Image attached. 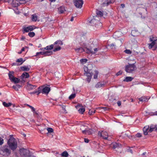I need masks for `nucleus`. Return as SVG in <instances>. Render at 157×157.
Here are the masks:
<instances>
[{
    "label": "nucleus",
    "mask_w": 157,
    "mask_h": 157,
    "mask_svg": "<svg viewBox=\"0 0 157 157\" xmlns=\"http://www.w3.org/2000/svg\"><path fill=\"white\" fill-rule=\"evenodd\" d=\"M7 144L11 150L14 151L17 147V142L13 137H11L7 141Z\"/></svg>",
    "instance_id": "nucleus-1"
},
{
    "label": "nucleus",
    "mask_w": 157,
    "mask_h": 157,
    "mask_svg": "<svg viewBox=\"0 0 157 157\" xmlns=\"http://www.w3.org/2000/svg\"><path fill=\"white\" fill-rule=\"evenodd\" d=\"M84 70V75L87 77L86 80L87 82L89 83L91 80L93 75V72L92 69L88 68V67L84 66L83 68Z\"/></svg>",
    "instance_id": "nucleus-2"
},
{
    "label": "nucleus",
    "mask_w": 157,
    "mask_h": 157,
    "mask_svg": "<svg viewBox=\"0 0 157 157\" xmlns=\"http://www.w3.org/2000/svg\"><path fill=\"white\" fill-rule=\"evenodd\" d=\"M137 68L134 63L128 64L125 67V71L127 73H132Z\"/></svg>",
    "instance_id": "nucleus-3"
},
{
    "label": "nucleus",
    "mask_w": 157,
    "mask_h": 157,
    "mask_svg": "<svg viewBox=\"0 0 157 157\" xmlns=\"http://www.w3.org/2000/svg\"><path fill=\"white\" fill-rule=\"evenodd\" d=\"M63 44V42L60 40H58L56 41L53 44L54 45V48L53 51L56 52L59 51L61 49V46Z\"/></svg>",
    "instance_id": "nucleus-4"
},
{
    "label": "nucleus",
    "mask_w": 157,
    "mask_h": 157,
    "mask_svg": "<svg viewBox=\"0 0 157 157\" xmlns=\"http://www.w3.org/2000/svg\"><path fill=\"white\" fill-rule=\"evenodd\" d=\"M150 41L151 42L148 44V48L149 49H151L153 46H155L157 48V44H156V41H157V38L155 37H151L150 38Z\"/></svg>",
    "instance_id": "nucleus-5"
},
{
    "label": "nucleus",
    "mask_w": 157,
    "mask_h": 157,
    "mask_svg": "<svg viewBox=\"0 0 157 157\" xmlns=\"http://www.w3.org/2000/svg\"><path fill=\"white\" fill-rule=\"evenodd\" d=\"M19 152L21 155L24 157L29 156V150L23 148L20 149Z\"/></svg>",
    "instance_id": "nucleus-6"
},
{
    "label": "nucleus",
    "mask_w": 157,
    "mask_h": 157,
    "mask_svg": "<svg viewBox=\"0 0 157 157\" xmlns=\"http://www.w3.org/2000/svg\"><path fill=\"white\" fill-rule=\"evenodd\" d=\"M89 23L91 24L92 25H95L96 27H98V25L100 27L102 25L101 23L98 20H97L96 18H93L90 21Z\"/></svg>",
    "instance_id": "nucleus-7"
},
{
    "label": "nucleus",
    "mask_w": 157,
    "mask_h": 157,
    "mask_svg": "<svg viewBox=\"0 0 157 157\" xmlns=\"http://www.w3.org/2000/svg\"><path fill=\"white\" fill-rule=\"evenodd\" d=\"M74 3L76 7L81 8L83 4V2L82 0H75L74 1Z\"/></svg>",
    "instance_id": "nucleus-8"
},
{
    "label": "nucleus",
    "mask_w": 157,
    "mask_h": 157,
    "mask_svg": "<svg viewBox=\"0 0 157 157\" xmlns=\"http://www.w3.org/2000/svg\"><path fill=\"white\" fill-rule=\"evenodd\" d=\"M98 135L105 140H108V134L107 132L105 131L99 132L98 133Z\"/></svg>",
    "instance_id": "nucleus-9"
},
{
    "label": "nucleus",
    "mask_w": 157,
    "mask_h": 157,
    "mask_svg": "<svg viewBox=\"0 0 157 157\" xmlns=\"http://www.w3.org/2000/svg\"><path fill=\"white\" fill-rule=\"evenodd\" d=\"M25 60H23V59L20 58L17 59L15 63H13L12 65L13 66H19L21 65L24 62Z\"/></svg>",
    "instance_id": "nucleus-10"
},
{
    "label": "nucleus",
    "mask_w": 157,
    "mask_h": 157,
    "mask_svg": "<svg viewBox=\"0 0 157 157\" xmlns=\"http://www.w3.org/2000/svg\"><path fill=\"white\" fill-rule=\"evenodd\" d=\"M37 87V86L36 85H33L27 82L26 86V88L27 90H34Z\"/></svg>",
    "instance_id": "nucleus-11"
},
{
    "label": "nucleus",
    "mask_w": 157,
    "mask_h": 157,
    "mask_svg": "<svg viewBox=\"0 0 157 157\" xmlns=\"http://www.w3.org/2000/svg\"><path fill=\"white\" fill-rule=\"evenodd\" d=\"M2 151L3 153L7 156L9 155L11 153L10 150L7 147H3L2 148Z\"/></svg>",
    "instance_id": "nucleus-12"
},
{
    "label": "nucleus",
    "mask_w": 157,
    "mask_h": 157,
    "mask_svg": "<svg viewBox=\"0 0 157 157\" xmlns=\"http://www.w3.org/2000/svg\"><path fill=\"white\" fill-rule=\"evenodd\" d=\"M103 2L102 5L103 6H107L109 4L113 2L114 0H103Z\"/></svg>",
    "instance_id": "nucleus-13"
},
{
    "label": "nucleus",
    "mask_w": 157,
    "mask_h": 157,
    "mask_svg": "<svg viewBox=\"0 0 157 157\" xmlns=\"http://www.w3.org/2000/svg\"><path fill=\"white\" fill-rule=\"evenodd\" d=\"M54 48V45L53 44L50 45L49 46H47L44 48H43L40 49L41 51H44L45 50H51Z\"/></svg>",
    "instance_id": "nucleus-14"
},
{
    "label": "nucleus",
    "mask_w": 157,
    "mask_h": 157,
    "mask_svg": "<svg viewBox=\"0 0 157 157\" xmlns=\"http://www.w3.org/2000/svg\"><path fill=\"white\" fill-rule=\"evenodd\" d=\"M105 84V82L104 81L100 82H98L95 85V87L96 88H99L104 86Z\"/></svg>",
    "instance_id": "nucleus-15"
},
{
    "label": "nucleus",
    "mask_w": 157,
    "mask_h": 157,
    "mask_svg": "<svg viewBox=\"0 0 157 157\" xmlns=\"http://www.w3.org/2000/svg\"><path fill=\"white\" fill-rule=\"evenodd\" d=\"M83 52H85L87 53H91L92 54H94V52H93L91 48H85L84 49H83Z\"/></svg>",
    "instance_id": "nucleus-16"
},
{
    "label": "nucleus",
    "mask_w": 157,
    "mask_h": 157,
    "mask_svg": "<svg viewBox=\"0 0 157 157\" xmlns=\"http://www.w3.org/2000/svg\"><path fill=\"white\" fill-rule=\"evenodd\" d=\"M23 29L24 31L25 32H28L29 31H32L33 29V27L32 26L24 27Z\"/></svg>",
    "instance_id": "nucleus-17"
},
{
    "label": "nucleus",
    "mask_w": 157,
    "mask_h": 157,
    "mask_svg": "<svg viewBox=\"0 0 157 157\" xmlns=\"http://www.w3.org/2000/svg\"><path fill=\"white\" fill-rule=\"evenodd\" d=\"M50 89L49 87H45L42 90V93L43 94H48L50 91Z\"/></svg>",
    "instance_id": "nucleus-18"
},
{
    "label": "nucleus",
    "mask_w": 157,
    "mask_h": 157,
    "mask_svg": "<svg viewBox=\"0 0 157 157\" xmlns=\"http://www.w3.org/2000/svg\"><path fill=\"white\" fill-rule=\"evenodd\" d=\"M66 11L65 7L63 6H60L58 8V11L60 14L63 13Z\"/></svg>",
    "instance_id": "nucleus-19"
},
{
    "label": "nucleus",
    "mask_w": 157,
    "mask_h": 157,
    "mask_svg": "<svg viewBox=\"0 0 157 157\" xmlns=\"http://www.w3.org/2000/svg\"><path fill=\"white\" fill-rule=\"evenodd\" d=\"M112 145L113 149L116 148H119L121 147V145L120 144H119L117 143L113 142L112 144Z\"/></svg>",
    "instance_id": "nucleus-20"
},
{
    "label": "nucleus",
    "mask_w": 157,
    "mask_h": 157,
    "mask_svg": "<svg viewBox=\"0 0 157 157\" xmlns=\"http://www.w3.org/2000/svg\"><path fill=\"white\" fill-rule=\"evenodd\" d=\"M31 67L28 66H24L21 67V69L23 71H28L30 70Z\"/></svg>",
    "instance_id": "nucleus-21"
},
{
    "label": "nucleus",
    "mask_w": 157,
    "mask_h": 157,
    "mask_svg": "<svg viewBox=\"0 0 157 157\" xmlns=\"http://www.w3.org/2000/svg\"><path fill=\"white\" fill-rule=\"evenodd\" d=\"M149 127V126H146L143 129L144 134L145 135H147L148 134Z\"/></svg>",
    "instance_id": "nucleus-22"
},
{
    "label": "nucleus",
    "mask_w": 157,
    "mask_h": 157,
    "mask_svg": "<svg viewBox=\"0 0 157 157\" xmlns=\"http://www.w3.org/2000/svg\"><path fill=\"white\" fill-rule=\"evenodd\" d=\"M133 79V78L131 77H126L124 80L123 81L129 82L131 81Z\"/></svg>",
    "instance_id": "nucleus-23"
},
{
    "label": "nucleus",
    "mask_w": 157,
    "mask_h": 157,
    "mask_svg": "<svg viewBox=\"0 0 157 157\" xmlns=\"http://www.w3.org/2000/svg\"><path fill=\"white\" fill-rule=\"evenodd\" d=\"M21 77L22 78H27L29 77V75L28 73L25 72L22 74Z\"/></svg>",
    "instance_id": "nucleus-24"
},
{
    "label": "nucleus",
    "mask_w": 157,
    "mask_h": 157,
    "mask_svg": "<svg viewBox=\"0 0 157 157\" xmlns=\"http://www.w3.org/2000/svg\"><path fill=\"white\" fill-rule=\"evenodd\" d=\"M52 53V52L51 51H44V56H50Z\"/></svg>",
    "instance_id": "nucleus-25"
},
{
    "label": "nucleus",
    "mask_w": 157,
    "mask_h": 157,
    "mask_svg": "<svg viewBox=\"0 0 157 157\" xmlns=\"http://www.w3.org/2000/svg\"><path fill=\"white\" fill-rule=\"evenodd\" d=\"M13 73L14 72L13 71H10L8 73L9 78L11 81L14 77L13 75Z\"/></svg>",
    "instance_id": "nucleus-26"
},
{
    "label": "nucleus",
    "mask_w": 157,
    "mask_h": 157,
    "mask_svg": "<svg viewBox=\"0 0 157 157\" xmlns=\"http://www.w3.org/2000/svg\"><path fill=\"white\" fill-rule=\"evenodd\" d=\"M82 132L83 134L88 135L91 134L92 133L91 130L90 129L83 130L82 131Z\"/></svg>",
    "instance_id": "nucleus-27"
},
{
    "label": "nucleus",
    "mask_w": 157,
    "mask_h": 157,
    "mask_svg": "<svg viewBox=\"0 0 157 157\" xmlns=\"http://www.w3.org/2000/svg\"><path fill=\"white\" fill-rule=\"evenodd\" d=\"M96 14L97 16L95 17H98H98H102L103 16L102 13L101 11L99 10L97 11Z\"/></svg>",
    "instance_id": "nucleus-28"
},
{
    "label": "nucleus",
    "mask_w": 157,
    "mask_h": 157,
    "mask_svg": "<svg viewBox=\"0 0 157 157\" xmlns=\"http://www.w3.org/2000/svg\"><path fill=\"white\" fill-rule=\"evenodd\" d=\"M156 127L154 125H151L150 126V128H149L148 132H152L155 129Z\"/></svg>",
    "instance_id": "nucleus-29"
},
{
    "label": "nucleus",
    "mask_w": 157,
    "mask_h": 157,
    "mask_svg": "<svg viewBox=\"0 0 157 157\" xmlns=\"http://www.w3.org/2000/svg\"><path fill=\"white\" fill-rule=\"evenodd\" d=\"M11 81L15 83H18L19 82L20 80L18 78L14 77Z\"/></svg>",
    "instance_id": "nucleus-30"
},
{
    "label": "nucleus",
    "mask_w": 157,
    "mask_h": 157,
    "mask_svg": "<svg viewBox=\"0 0 157 157\" xmlns=\"http://www.w3.org/2000/svg\"><path fill=\"white\" fill-rule=\"evenodd\" d=\"M21 86L20 85L17 84L16 85H14L12 87L13 89H14L15 90H17L19 88H20Z\"/></svg>",
    "instance_id": "nucleus-31"
},
{
    "label": "nucleus",
    "mask_w": 157,
    "mask_h": 157,
    "mask_svg": "<svg viewBox=\"0 0 157 157\" xmlns=\"http://www.w3.org/2000/svg\"><path fill=\"white\" fill-rule=\"evenodd\" d=\"M3 105L5 107H8L11 106L12 104L10 103H7L5 102H4L2 103Z\"/></svg>",
    "instance_id": "nucleus-32"
},
{
    "label": "nucleus",
    "mask_w": 157,
    "mask_h": 157,
    "mask_svg": "<svg viewBox=\"0 0 157 157\" xmlns=\"http://www.w3.org/2000/svg\"><path fill=\"white\" fill-rule=\"evenodd\" d=\"M75 51L77 52H83V49L82 48H75Z\"/></svg>",
    "instance_id": "nucleus-33"
},
{
    "label": "nucleus",
    "mask_w": 157,
    "mask_h": 157,
    "mask_svg": "<svg viewBox=\"0 0 157 157\" xmlns=\"http://www.w3.org/2000/svg\"><path fill=\"white\" fill-rule=\"evenodd\" d=\"M61 155L63 157H67L68 154L67 151H64L62 153Z\"/></svg>",
    "instance_id": "nucleus-34"
},
{
    "label": "nucleus",
    "mask_w": 157,
    "mask_h": 157,
    "mask_svg": "<svg viewBox=\"0 0 157 157\" xmlns=\"http://www.w3.org/2000/svg\"><path fill=\"white\" fill-rule=\"evenodd\" d=\"M37 20V17L36 15L33 14L32 15V20L33 21H36Z\"/></svg>",
    "instance_id": "nucleus-35"
},
{
    "label": "nucleus",
    "mask_w": 157,
    "mask_h": 157,
    "mask_svg": "<svg viewBox=\"0 0 157 157\" xmlns=\"http://www.w3.org/2000/svg\"><path fill=\"white\" fill-rule=\"evenodd\" d=\"M44 51H41L40 52H37L36 53V55H35V56H38L40 55H41L44 56Z\"/></svg>",
    "instance_id": "nucleus-36"
},
{
    "label": "nucleus",
    "mask_w": 157,
    "mask_h": 157,
    "mask_svg": "<svg viewBox=\"0 0 157 157\" xmlns=\"http://www.w3.org/2000/svg\"><path fill=\"white\" fill-rule=\"evenodd\" d=\"M78 111L79 113L82 114L85 112V109L83 108H81L78 109Z\"/></svg>",
    "instance_id": "nucleus-37"
},
{
    "label": "nucleus",
    "mask_w": 157,
    "mask_h": 157,
    "mask_svg": "<svg viewBox=\"0 0 157 157\" xmlns=\"http://www.w3.org/2000/svg\"><path fill=\"white\" fill-rule=\"evenodd\" d=\"M95 73L94 75V79H96L98 77V72L97 71H95Z\"/></svg>",
    "instance_id": "nucleus-38"
},
{
    "label": "nucleus",
    "mask_w": 157,
    "mask_h": 157,
    "mask_svg": "<svg viewBox=\"0 0 157 157\" xmlns=\"http://www.w3.org/2000/svg\"><path fill=\"white\" fill-rule=\"evenodd\" d=\"M35 35V33L33 32H30L29 33L28 35L30 37H33Z\"/></svg>",
    "instance_id": "nucleus-39"
},
{
    "label": "nucleus",
    "mask_w": 157,
    "mask_h": 157,
    "mask_svg": "<svg viewBox=\"0 0 157 157\" xmlns=\"http://www.w3.org/2000/svg\"><path fill=\"white\" fill-rule=\"evenodd\" d=\"M76 94H71L69 97L70 99H73L75 96Z\"/></svg>",
    "instance_id": "nucleus-40"
},
{
    "label": "nucleus",
    "mask_w": 157,
    "mask_h": 157,
    "mask_svg": "<svg viewBox=\"0 0 157 157\" xmlns=\"http://www.w3.org/2000/svg\"><path fill=\"white\" fill-rule=\"evenodd\" d=\"M95 110H90L88 113L90 115H92L95 113Z\"/></svg>",
    "instance_id": "nucleus-41"
},
{
    "label": "nucleus",
    "mask_w": 157,
    "mask_h": 157,
    "mask_svg": "<svg viewBox=\"0 0 157 157\" xmlns=\"http://www.w3.org/2000/svg\"><path fill=\"white\" fill-rule=\"evenodd\" d=\"M87 61V59H82L80 60V62L82 63H85Z\"/></svg>",
    "instance_id": "nucleus-42"
},
{
    "label": "nucleus",
    "mask_w": 157,
    "mask_h": 157,
    "mask_svg": "<svg viewBox=\"0 0 157 157\" xmlns=\"http://www.w3.org/2000/svg\"><path fill=\"white\" fill-rule=\"evenodd\" d=\"M115 46L116 45L114 43H112L110 44V47L112 49H115Z\"/></svg>",
    "instance_id": "nucleus-43"
},
{
    "label": "nucleus",
    "mask_w": 157,
    "mask_h": 157,
    "mask_svg": "<svg viewBox=\"0 0 157 157\" xmlns=\"http://www.w3.org/2000/svg\"><path fill=\"white\" fill-rule=\"evenodd\" d=\"M47 130L48 132H52L53 131V129L51 128H48L47 129Z\"/></svg>",
    "instance_id": "nucleus-44"
},
{
    "label": "nucleus",
    "mask_w": 157,
    "mask_h": 157,
    "mask_svg": "<svg viewBox=\"0 0 157 157\" xmlns=\"http://www.w3.org/2000/svg\"><path fill=\"white\" fill-rule=\"evenodd\" d=\"M36 94L37 95H38L41 92V89L40 87L38 88V90H36Z\"/></svg>",
    "instance_id": "nucleus-45"
},
{
    "label": "nucleus",
    "mask_w": 157,
    "mask_h": 157,
    "mask_svg": "<svg viewBox=\"0 0 157 157\" xmlns=\"http://www.w3.org/2000/svg\"><path fill=\"white\" fill-rule=\"evenodd\" d=\"M124 52L128 54H131L132 53L131 51L129 50L126 49L124 51Z\"/></svg>",
    "instance_id": "nucleus-46"
},
{
    "label": "nucleus",
    "mask_w": 157,
    "mask_h": 157,
    "mask_svg": "<svg viewBox=\"0 0 157 157\" xmlns=\"http://www.w3.org/2000/svg\"><path fill=\"white\" fill-rule=\"evenodd\" d=\"M99 50H100V49L99 48H96L94 49V51H93V52H94V54H95L96 52Z\"/></svg>",
    "instance_id": "nucleus-47"
},
{
    "label": "nucleus",
    "mask_w": 157,
    "mask_h": 157,
    "mask_svg": "<svg viewBox=\"0 0 157 157\" xmlns=\"http://www.w3.org/2000/svg\"><path fill=\"white\" fill-rule=\"evenodd\" d=\"M136 136L137 137H140L142 136L141 134L140 133H138L136 135Z\"/></svg>",
    "instance_id": "nucleus-48"
},
{
    "label": "nucleus",
    "mask_w": 157,
    "mask_h": 157,
    "mask_svg": "<svg viewBox=\"0 0 157 157\" xmlns=\"http://www.w3.org/2000/svg\"><path fill=\"white\" fill-rule=\"evenodd\" d=\"M139 100L140 101H146L145 98L144 97H141L139 98Z\"/></svg>",
    "instance_id": "nucleus-49"
},
{
    "label": "nucleus",
    "mask_w": 157,
    "mask_h": 157,
    "mask_svg": "<svg viewBox=\"0 0 157 157\" xmlns=\"http://www.w3.org/2000/svg\"><path fill=\"white\" fill-rule=\"evenodd\" d=\"M3 143V140L1 137H0V145H2Z\"/></svg>",
    "instance_id": "nucleus-50"
},
{
    "label": "nucleus",
    "mask_w": 157,
    "mask_h": 157,
    "mask_svg": "<svg viewBox=\"0 0 157 157\" xmlns=\"http://www.w3.org/2000/svg\"><path fill=\"white\" fill-rule=\"evenodd\" d=\"M122 71H120L116 73V75L117 76H118V75H121L122 74Z\"/></svg>",
    "instance_id": "nucleus-51"
},
{
    "label": "nucleus",
    "mask_w": 157,
    "mask_h": 157,
    "mask_svg": "<svg viewBox=\"0 0 157 157\" xmlns=\"http://www.w3.org/2000/svg\"><path fill=\"white\" fill-rule=\"evenodd\" d=\"M30 108L31 109L32 111L33 112H35V109L33 107L31 106H30Z\"/></svg>",
    "instance_id": "nucleus-52"
},
{
    "label": "nucleus",
    "mask_w": 157,
    "mask_h": 157,
    "mask_svg": "<svg viewBox=\"0 0 157 157\" xmlns=\"http://www.w3.org/2000/svg\"><path fill=\"white\" fill-rule=\"evenodd\" d=\"M26 3V1L25 0H22V2H20V4H25Z\"/></svg>",
    "instance_id": "nucleus-53"
},
{
    "label": "nucleus",
    "mask_w": 157,
    "mask_h": 157,
    "mask_svg": "<svg viewBox=\"0 0 157 157\" xmlns=\"http://www.w3.org/2000/svg\"><path fill=\"white\" fill-rule=\"evenodd\" d=\"M101 108L104 109L105 111L107 110L108 109V108L106 107H102Z\"/></svg>",
    "instance_id": "nucleus-54"
},
{
    "label": "nucleus",
    "mask_w": 157,
    "mask_h": 157,
    "mask_svg": "<svg viewBox=\"0 0 157 157\" xmlns=\"http://www.w3.org/2000/svg\"><path fill=\"white\" fill-rule=\"evenodd\" d=\"M84 141L85 142H86V143H88L89 142V140L88 139H87L84 138Z\"/></svg>",
    "instance_id": "nucleus-55"
},
{
    "label": "nucleus",
    "mask_w": 157,
    "mask_h": 157,
    "mask_svg": "<svg viewBox=\"0 0 157 157\" xmlns=\"http://www.w3.org/2000/svg\"><path fill=\"white\" fill-rule=\"evenodd\" d=\"M117 104L118 106H120L121 105V102L120 101H118L117 102Z\"/></svg>",
    "instance_id": "nucleus-56"
},
{
    "label": "nucleus",
    "mask_w": 157,
    "mask_h": 157,
    "mask_svg": "<svg viewBox=\"0 0 157 157\" xmlns=\"http://www.w3.org/2000/svg\"><path fill=\"white\" fill-rule=\"evenodd\" d=\"M121 6L122 8H123L125 7V5L124 4H121Z\"/></svg>",
    "instance_id": "nucleus-57"
},
{
    "label": "nucleus",
    "mask_w": 157,
    "mask_h": 157,
    "mask_svg": "<svg viewBox=\"0 0 157 157\" xmlns=\"http://www.w3.org/2000/svg\"><path fill=\"white\" fill-rule=\"evenodd\" d=\"M36 90H35V91H33V92H31L30 93V94H36Z\"/></svg>",
    "instance_id": "nucleus-58"
},
{
    "label": "nucleus",
    "mask_w": 157,
    "mask_h": 157,
    "mask_svg": "<svg viewBox=\"0 0 157 157\" xmlns=\"http://www.w3.org/2000/svg\"><path fill=\"white\" fill-rule=\"evenodd\" d=\"M62 109L64 111H66V110H65V109L64 106H62Z\"/></svg>",
    "instance_id": "nucleus-59"
},
{
    "label": "nucleus",
    "mask_w": 157,
    "mask_h": 157,
    "mask_svg": "<svg viewBox=\"0 0 157 157\" xmlns=\"http://www.w3.org/2000/svg\"><path fill=\"white\" fill-rule=\"evenodd\" d=\"M128 151L131 153H132V149H130L128 150Z\"/></svg>",
    "instance_id": "nucleus-60"
},
{
    "label": "nucleus",
    "mask_w": 157,
    "mask_h": 157,
    "mask_svg": "<svg viewBox=\"0 0 157 157\" xmlns=\"http://www.w3.org/2000/svg\"><path fill=\"white\" fill-rule=\"evenodd\" d=\"M154 115H157V111H156L154 113Z\"/></svg>",
    "instance_id": "nucleus-61"
},
{
    "label": "nucleus",
    "mask_w": 157,
    "mask_h": 157,
    "mask_svg": "<svg viewBox=\"0 0 157 157\" xmlns=\"http://www.w3.org/2000/svg\"><path fill=\"white\" fill-rule=\"evenodd\" d=\"M21 52H23L25 51V48H22L21 50Z\"/></svg>",
    "instance_id": "nucleus-62"
},
{
    "label": "nucleus",
    "mask_w": 157,
    "mask_h": 157,
    "mask_svg": "<svg viewBox=\"0 0 157 157\" xmlns=\"http://www.w3.org/2000/svg\"><path fill=\"white\" fill-rule=\"evenodd\" d=\"M71 20V21H73L74 20V18H73V17H71V20Z\"/></svg>",
    "instance_id": "nucleus-63"
},
{
    "label": "nucleus",
    "mask_w": 157,
    "mask_h": 157,
    "mask_svg": "<svg viewBox=\"0 0 157 157\" xmlns=\"http://www.w3.org/2000/svg\"><path fill=\"white\" fill-rule=\"evenodd\" d=\"M155 126L156 127L155 129V130H157V125H155Z\"/></svg>",
    "instance_id": "nucleus-64"
}]
</instances>
